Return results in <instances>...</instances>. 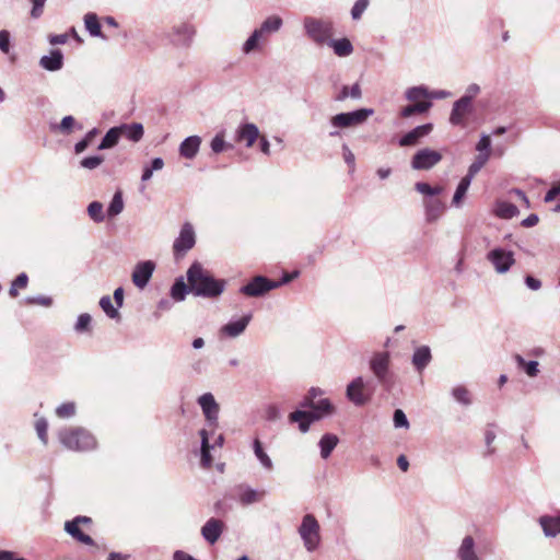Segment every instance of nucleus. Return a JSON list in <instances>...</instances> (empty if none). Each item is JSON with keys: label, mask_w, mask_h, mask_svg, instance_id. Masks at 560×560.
I'll use <instances>...</instances> for the list:
<instances>
[{"label": "nucleus", "mask_w": 560, "mask_h": 560, "mask_svg": "<svg viewBox=\"0 0 560 560\" xmlns=\"http://www.w3.org/2000/svg\"><path fill=\"white\" fill-rule=\"evenodd\" d=\"M39 66L48 71H58L63 66V55L61 50L54 49L49 56H43L39 60Z\"/></svg>", "instance_id": "obj_24"}, {"label": "nucleus", "mask_w": 560, "mask_h": 560, "mask_svg": "<svg viewBox=\"0 0 560 560\" xmlns=\"http://www.w3.org/2000/svg\"><path fill=\"white\" fill-rule=\"evenodd\" d=\"M369 5V0H357L354 5L351 9V16L353 20H359L363 12L366 10Z\"/></svg>", "instance_id": "obj_61"}, {"label": "nucleus", "mask_w": 560, "mask_h": 560, "mask_svg": "<svg viewBox=\"0 0 560 560\" xmlns=\"http://www.w3.org/2000/svg\"><path fill=\"white\" fill-rule=\"evenodd\" d=\"M338 442L339 439L337 435L331 433L324 434L319 441L320 456L324 459L328 458L334 448L337 446Z\"/></svg>", "instance_id": "obj_32"}, {"label": "nucleus", "mask_w": 560, "mask_h": 560, "mask_svg": "<svg viewBox=\"0 0 560 560\" xmlns=\"http://www.w3.org/2000/svg\"><path fill=\"white\" fill-rule=\"evenodd\" d=\"M515 360L518 366L523 368L526 374L530 377H535L538 374V362L537 361H525L520 354L515 355Z\"/></svg>", "instance_id": "obj_49"}, {"label": "nucleus", "mask_w": 560, "mask_h": 560, "mask_svg": "<svg viewBox=\"0 0 560 560\" xmlns=\"http://www.w3.org/2000/svg\"><path fill=\"white\" fill-rule=\"evenodd\" d=\"M415 188L418 192L427 195V196H435L440 195L443 191L441 186L432 187L428 183L419 182L415 185Z\"/></svg>", "instance_id": "obj_53"}, {"label": "nucleus", "mask_w": 560, "mask_h": 560, "mask_svg": "<svg viewBox=\"0 0 560 560\" xmlns=\"http://www.w3.org/2000/svg\"><path fill=\"white\" fill-rule=\"evenodd\" d=\"M489 160V154H478L476 160L470 164L467 174L465 177L472 180V178L476 176V174L485 166V164Z\"/></svg>", "instance_id": "obj_48"}, {"label": "nucleus", "mask_w": 560, "mask_h": 560, "mask_svg": "<svg viewBox=\"0 0 560 560\" xmlns=\"http://www.w3.org/2000/svg\"><path fill=\"white\" fill-rule=\"evenodd\" d=\"M457 558L459 560H480L476 553L475 539L471 536H465L457 550Z\"/></svg>", "instance_id": "obj_25"}, {"label": "nucleus", "mask_w": 560, "mask_h": 560, "mask_svg": "<svg viewBox=\"0 0 560 560\" xmlns=\"http://www.w3.org/2000/svg\"><path fill=\"white\" fill-rule=\"evenodd\" d=\"M119 128L120 137H126L132 142H139L144 133L143 126L140 122L121 124Z\"/></svg>", "instance_id": "obj_26"}, {"label": "nucleus", "mask_w": 560, "mask_h": 560, "mask_svg": "<svg viewBox=\"0 0 560 560\" xmlns=\"http://www.w3.org/2000/svg\"><path fill=\"white\" fill-rule=\"evenodd\" d=\"M306 35L317 45H327L334 34V25L329 20L306 16L304 19Z\"/></svg>", "instance_id": "obj_4"}, {"label": "nucleus", "mask_w": 560, "mask_h": 560, "mask_svg": "<svg viewBox=\"0 0 560 560\" xmlns=\"http://www.w3.org/2000/svg\"><path fill=\"white\" fill-rule=\"evenodd\" d=\"M201 438V466L210 468L212 464V456L210 455V444L207 430L202 429L199 432Z\"/></svg>", "instance_id": "obj_33"}, {"label": "nucleus", "mask_w": 560, "mask_h": 560, "mask_svg": "<svg viewBox=\"0 0 560 560\" xmlns=\"http://www.w3.org/2000/svg\"><path fill=\"white\" fill-rule=\"evenodd\" d=\"M88 213L94 222L100 223L104 221L103 205L98 201H93L89 205Z\"/></svg>", "instance_id": "obj_51"}, {"label": "nucleus", "mask_w": 560, "mask_h": 560, "mask_svg": "<svg viewBox=\"0 0 560 560\" xmlns=\"http://www.w3.org/2000/svg\"><path fill=\"white\" fill-rule=\"evenodd\" d=\"M201 138L199 136H189L179 144L180 156L192 160L199 152Z\"/></svg>", "instance_id": "obj_22"}, {"label": "nucleus", "mask_w": 560, "mask_h": 560, "mask_svg": "<svg viewBox=\"0 0 560 560\" xmlns=\"http://www.w3.org/2000/svg\"><path fill=\"white\" fill-rule=\"evenodd\" d=\"M100 306L109 318L120 319V313L118 312V308L114 307L109 295H104L101 298Z\"/></svg>", "instance_id": "obj_47"}, {"label": "nucleus", "mask_w": 560, "mask_h": 560, "mask_svg": "<svg viewBox=\"0 0 560 560\" xmlns=\"http://www.w3.org/2000/svg\"><path fill=\"white\" fill-rule=\"evenodd\" d=\"M188 292L189 283H185L183 277L176 279L171 288V296L177 302L184 301Z\"/></svg>", "instance_id": "obj_39"}, {"label": "nucleus", "mask_w": 560, "mask_h": 560, "mask_svg": "<svg viewBox=\"0 0 560 560\" xmlns=\"http://www.w3.org/2000/svg\"><path fill=\"white\" fill-rule=\"evenodd\" d=\"M254 453L257 457V459L260 462L261 466L266 468L267 470L273 469V463L271 458L268 456V454L264 451L262 445L258 439L254 440L253 443Z\"/></svg>", "instance_id": "obj_41"}, {"label": "nucleus", "mask_w": 560, "mask_h": 560, "mask_svg": "<svg viewBox=\"0 0 560 560\" xmlns=\"http://www.w3.org/2000/svg\"><path fill=\"white\" fill-rule=\"evenodd\" d=\"M124 210V200L121 191H116L112 198V201L107 208L108 217H116Z\"/></svg>", "instance_id": "obj_44"}, {"label": "nucleus", "mask_w": 560, "mask_h": 560, "mask_svg": "<svg viewBox=\"0 0 560 560\" xmlns=\"http://www.w3.org/2000/svg\"><path fill=\"white\" fill-rule=\"evenodd\" d=\"M258 127L253 122L241 124L235 131V141L245 142L247 148H252L259 138Z\"/></svg>", "instance_id": "obj_18"}, {"label": "nucleus", "mask_w": 560, "mask_h": 560, "mask_svg": "<svg viewBox=\"0 0 560 560\" xmlns=\"http://www.w3.org/2000/svg\"><path fill=\"white\" fill-rule=\"evenodd\" d=\"M260 39H262V37L256 31H254L252 33V35L247 38V40L244 43L243 52L244 54L252 52L254 49L257 48Z\"/></svg>", "instance_id": "obj_56"}, {"label": "nucleus", "mask_w": 560, "mask_h": 560, "mask_svg": "<svg viewBox=\"0 0 560 560\" xmlns=\"http://www.w3.org/2000/svg\"><path fill=\"white\" fill-rule=\"evenodd\" d=\"M211 151L214 154L222 153L225 150L233 149V144L225 141V131H219L210 141Z\"/></svg>", "instance_id": "obj_38"}, {"label": "nucleus", "mask_w": 560, "mask_h": 560, "mask_svg": "<svg viewBox=\"0 0 560 560\" xmlns=\"http://www.w3.org/2000/svg\"><path fill=\"white\" fill-rule=\"evenodd\" d=\"M28 283V277L26 273L22 272L20 273L15 280L12 282L11 288L9 290V294L12 298H16L19 292L18 289H24L26 288Z\"/></svg>", "instance_id": "obj_52"}, {"label": "nucleus", "mask_w": 560, "mask_h": 560, "mask_svg": "<svg viewBox=\"0 0 560 560\" xmlns=\"http://www.w3.org/2000/svg\"><path fill=\"white\" fill-rule=\"evenodd\" d=\"M348 97H351L353 100H360L362 97V91L359 83H354L351 88L343 85L339 94L335 97V100L338 102H342Z\"/></svg>", "instance_id": "obj_42"}, {"label": "nucleus", "mask_w": 560, "mask_h": 560, "mask_svg": "<svg viewBox=\"0 0 560 560\" xmlns=\"http://www.w3.org/2000/svg\"><path fill=\"white\" fill-rule=\"evenodd\" d=\"M238 493V501L243 505H249L259 502L266 494V491H257L247 485H240L236 488Z\"/></svg>", "instance_id": "obj_21"}, {"label": "nucleus", "mask_w": 560, "mask_h": 560, "mask_svg": "<svg viewBox=\"0 0 560 560\" xmlns=\"http://www.w3.org/2000/svg\"><path fill=\"white\" fill-rule=\"evenodd\" d=\"M405 97L411 104L432 103L429 101V89L424 85L409 88L405 91Z\"/></svg>", "instance_id": "obj_27"}, {"label": "nucleus", "mask_w": 560, "mask_h": 560, "mask_svg": "<svg viewBox=\"0 0 560 560\" xmlns=\"http://www.w3.org/2000/svg\"><path fill=\"white\" fill-rule=\"evenodd\" d=\"M74 128L82 129V125L77 124L74 117L65 116L61 119L60 124L56 126L54 129L62 135H70Z\"/></svg>", "instance_id": "obj_43"}, {"label": "nucleus", "mask_w": 560, "mask_h": 560, "mask_svg": "<svg viewBox=\"0 0 560 560\" xmlns=\"http://www.w3.org/2000/svg\"><path fill=\"white\" fill-rule=\"evenodd\" d=\"M155 269V264L152 260L140 261L135 266L131 275V280L138 289H144L149 283Z\"/></svg>", "instance_id": "obj_13"}, {"label": "nucleus", "mask_w": 560, "mask_h": 560, "mask_svg": "<svg viewBox=\"0 0 560 560\" xmlns=\"http://www.w3.org/2000/svg\"><path fill=\"white\" fill-rule=\"evenodd\" d=\"M223 529H224L223 521L215 518V517H211L205 523V525L201 527L200 532H201V536L208 544L214 545L219 540L220 536L222 535Z\"/></svg>", "instance_id": "obj_20"}, {"label": "nucleus", "mask_w": 560, "mask_h": 560, "mask_svg": "<svg viewBox=\"0 0 560 560\" xmlns=\"http://www.w3.org/2000/svg\"><path fill=\"white\" fill-rule=\"evenodd\" d=\"M282 26V19L278 15L267 18L255 31L264 38L265 36L278 32Z\"/></svg>", "instance_id": "obj_29"}, {"label": "nucleus", "mask_w": 560, "mask_h": 560, "mask_svg": "<svg viewBox=\"0 0 560 560\" xmlns=\"http://www.w3.org/2000/svg\"><path fill=\"white\" fill-rule=\"evenodd\" d=\"M84 25L91 36L106 39V36L102 33L101 24L95 13L90 12L84 15Z\"/></svg>", "instance_id": "obj_31"}, {"label": "nucleus", "mask_w": 560, "mask_h": 560, "mask_svg": "<svg viewBox=\"0 0 560 560\" xmlns=\"http://www.w3.org/2000/svg\"><path fill=\"white\" fill-rule=\"evenodd\" d=\"M196 35V28L194 25L187 23H180L172 28V42L174 45L179 47L188 48L192 44Z\"/></svg>", "instance_id": "obj_14"}, {"label": "nucleus", "mask_w": 560, "mask_h": 560, "mask_svg": "<svg viewBox=\"0 0 560 560\" xmlns=\"http://www.w3.org/2000/svg\"><path fill=\"white\" fill-rule=\"evenodd\" d=\"M98 132L100 131L97 128H93L90 131H88L83 139L74 144L75 154L84 152L89 148V145L94 141Z\"/></svg>", "instance_id": "obj_45"}, {"label": "nucleus", "mask_w": 560, "mask_h": 560, "mask_svg": "<svg viewBox=\"0 0 560 560\" xmlns=\"http://www.w3.org/2000/svg\"><path fill=\"white\" fill-rule=\"evenodd\" d=\"M278 287H280L279 282L269 280L264 276H256L247 284L243 285L240 292L246 296L258 298Z\"/></svg>", "instance_id": "obj_8"}, {"label": "nucleus", "mask_w": 560, "mask_h": 560, "mask_svg": "<svg viewBox=\"0 0 560 560\" xmlns=\"http://www.w3.org/2000/svg\"><path fill=\"white\" fill-rule=\"evenodd\" d=\"M104 162V158L101 155L88 156L81 160L80 166L86 170H95Z\"/></svg>", "instance_id": "obj_55"}, {"label": "nucleus", "mask_w": 560, "mask_h": 560, "mask_svg": "<svg viewBox=\"0 0 560 560\" xmlns=\"http://www.w3.org/2000/svg\"><path fill=\"white\" fill-rule=\"evenodd\" d=\"M91 522H92V520L88 516H77L73 520L66 522L65 530L75 540H78L84 545L94 546L95 542L92 539V537L84 534L80 529V525L90 524Z\"/></svg>", "instance_id": "obj_12"}, {"label": "nucleus", "mask_w": 560, "mask_h": 560, "mask_svg": "<svg viewBox=\"0 0 560 560\" xmlns=\"http://www.w3.org/2000/svg\"><path fill=\"white\" fill-rule=\"evenodd\" d=\"M490 147H491V139L489 135H481L480 140L478 141L476 145V150L479 152V154H489L490 155Z\"/></svg>", "instance_id": "obj_62"}, {"label": "nucleus", "mask_w": 560, "mask_h": 560, "mask_svg": "<svg viewBox=\"0 0 560 560\" xmlns=\"http://www.w3.org/2000/svg\"><path fill=\"white\" fill-rule=\"evenodd\" d=\"M120 128L119 126H116V127H113L110 128L106 133L105 136L103 137L101 143L98 144V150H106V149H110V148H114L119 139H120Z\"/></svg>", "instance_id": "obj_36"}, {"label": "nucleus", "mask_w": 560, "mask_h": 560, "mask_svg": "<svg viewBox=\"0 0 560 560\" xmlns=\"http://www.w3.org/2000/svg\"><path fill=\"white\" fill-rule=\"evenodd\" d=\"M338 57H348L353 52V46L348 38L331 39L327 44Z\"/></svg>", "instance_id": "obj_30"}, {"label": "nucleus", "mask_w": 560, "mask_h": 560, "mask_svg": "<svg viewBox=\"0 0 560 560\" xmlns=\"http://www.w3.org/2000/svg\"><path fill=\"white\" fill-rule=\"evenodd\" d=\"M250 320H252V314L250 313L245 314L242 317H240L235 320H230L229 323L223 325L220 328L219 334L221 336H225L229 338H236L245 331V329L247 328Z\"/></svg>", "instance_id": "obj_17"}, {"label": "nucleus", "mask_w": 560, "mask_h": 560, "mask_svg": "<svg viewBox=\"0 0 560 560\" xmlns=\"http://www.w3.org/2000/svg\"><path fill=\"white\" fill-rule=\"evenodd\" d=\"M25 302L30 305L37 304V305L48 307L51 305L52 300L49 296L37 295V296H27L25 299Z\"/></svg>", "instance_id": "obj_63"}, {"label": "nucleus", "mask_w": 560, "mask_h": 560, "mask_svg": "<svg viewBox=\"0 0 560 560\" xmlns=\"http://www.w3.org/2000/svg\"><path fill=\"white\" fill-rule=\"evenodd\" d=\"M313 410L318 411L323 416L330 415L334 412V406L328 399H320L315 401Z\"/></svg>", "instance_id": "obj_58"}, {"label": "nucleus", "mask_w": 560, "mask_h": 560, "mask_svg": "<svg viewBox=\"0 0 560 560\" xmlns=\"http://www.w3.org/2000/svg\"><path fill=\"white\" fill-rule=\"evenodd\" d=\"M495 214L502 219H512L518 214V209L515 205L508 201H498L495 203Z\"/></svg>", "instance_id": "obj_35"}, {"label": "nucleus", "mask_w": 560, "mask_h": 560, "mask_svg": "<svg viewBox=\"0 0 560 560\" xmlns=\"http://www.w3.org/2000/svg\"><path fill=\"white\" fill-rule=\"evenodd\" d=\"M433 130V125L431 122L417 126L412 130L405 133L399 139L400 147H413L416 145L422 138L429 136Z\"/></svg>", "instance_id": "obj_19"}, {"label": "nucleus", "mask_w": 560, "mask_h": 560, "mask_svg": "<svg viewBox=\"0 0 560 560\" xmlns=\"http://www.w3.org/2000/svg\"><path fill=\"white\" fill-rule=\"evenodd\" d=\"M303 545L308 552L315 551L320 544V526L313 514H306L298 529Z\"/></svg>", "instance_id": "obj_5"}, {"label": "nucleus", "mask_w": 560, "mask_h": 560, "mask_svg": "<svg viewBox=\"0 0 560 560\" xmlns=\"http://www.w3.org/2000/svg\"><path fill=\"white\" fill-rule=\"evenodd\" d=\"M373 114L374 110L372 108H360L353 112L337 114L330 118L329 122L334 130L329 132V136L338 137L340 136V129L360 126Z\"/></svg>", "instance_id": "obj_3"}, {"label": "nucleus", "mask_w": 560, "mask_h": 560, "mask_svg": "<svg viewBox=\"0 0 560 560\" xmlns=\"http://www.w3.org/2000/svg\"><path fill=\"white\" fill-rule=\"evenodd\" d=\"M427 219L430 222L436 221L444 211V203L439 199L429 200L425 202Z\"/></svg>", "instance_id": "obj_34"}, {"label": "nucleus", "mask_w": 560, "mask_h": 560, "mask_svg": "<svg viewBox=\"0 0 560 560\" xmlns=\"http://www.w3.org/2000/svg\"><path fill=\"white\" fill-rule=\"evenodd\" d=\"M60 443L69 451L88 452L97 446L95 436L84 428H68L58 433Z\"/></svg>", "instance_id": "obj_2"}, {"label": "nucleus", "mask_w": 560, "mask_h": 560, "mask_svg": "<svg viewBox=\"0 0 560 560\" xmlns=\"http://www.w3.org/2000/svg\"><path fill=\"white\" fill-rule=\"evenodd\" d=\"M472 113V103L468 102V98H458L453 104V108L450 115V122L454 126L465 127V119Z\"/></svg>", "instance_id": "obj_16"}, {"label": "nucleus", "mask_w": 560, "mask_h": 560, "mask_svg": "<svg viewBox=\"0 0 560 560\" xmlns=\"http://www.w3.org/2000/svg\"><path fill=\"white\" fill-rule=\"evenodd\" d=\"M187 281L190 292L196 296L215 299L220 296L225 289V280L215 279L212 273L205 269L202 265L195 261L187 270Z\"/></svg>", "instance_id": "obj_1"}, {"label": "nucleus", "mask_w": 560, "mask_h": 560, "mask_svg": "<svg viewBox=\"0 0 560 560\" xmlns=\"http://www.w3.org/2000/svg\"><path fill=\"white\" fill-rule=\"evenodd\" d=\"M370 370L377 382L386 389L393 385V373L390 372V355L388 352H376L369 362Z\"/></svg>", "instance_id": "obj_6"}, {"label": "nucleus", "mask_w": 560, "mask_h": 560, "mask_svg": "<svg viewBox=\"0 0 560 560\" xmlns=\"http://www.w3.org/2000/svg\"><path fill=\"white\" fill-rule=\"evenodd\" d=\"M487 259L493 265L498 273H505L514 265V255L503 248H494L487 254Z\"/></svg>", "instance_id": "obj_10"}, {"label": "nucleus", "mask_w": 560, "mask_h": 560, "mask_svg": "<svg viewBox=\"0 0 560 560\" xmlns=\"http://www.w3.org/2000/svg\"><path fill=\"white\" fill-rule=\"evenodd\" d=\"M539 524L547 537H556L560 534V516H541Z\"/></svg>", "instance_id": "obj_28"}, {"label": "nucleus", "mask_w": 560, "mask_h": 560, "mask_svg": "<svg viewBox=\"0 0 560 560\" xmlns=\"http://www.w3.org/2000/svg\"><path fill=\"white\" fill-rule=\"evenodd\" d=\"M471 184V179L467 177H463L457 185V188L455 190V194L453 196L452 206L459 208L463 203V199L466 196V192Z\"/></svg>", "instance_id": "obj_40"}, {"label": "nucleus", "mask_w": 560, "mask_h": 560, "mask_svg": "<svg viewBox=\"0 0 560 560\" xmlns=\"http://www.w3.org/2000/svg\"><path fill=\"white\" fill-rule=\"evenodd\" d=\"M395 428H409V421L401 409H396L393 417Z\"/></svg>", "instance_id": "obj_60"}, {"label": "nucleus", "mask_w": 560, "mask_h": 560, "mask_svg": "<svg viewBox=\"0 0 560 560\" xmlns=\"http://www.w3.org/2000/svg\"><path fill=\"white\" fill-rule=\"evenodd\" d=\"M198 404L205 415L207 421L215 427L219 417V404L215 401L214 396L211 393L202 394L198 398Z\"/></svg>", "instance_id": "obj_15"}, {"label": "nucleus", "mask_w": 560, "mask_h": 560, "mask_svg": "<svg viewBox=\"0 0 560 560\" xmlns=\"http://www.w3.org/2000/svg\"><path fill=\"white\" fill-rule=\"evenodd\" d=\"M432 107V103L409 104L399 112L400 117L409 118L418 114H424Z\"/></svg>", "instance_id": "obj_37"}, {"label": "nucleus", "mask_w": 560, "mask_h": 560, "mask_svg": "<svg viewBox=\"0 0 560 560\" xmlns=\"http://www.w3.org/2000/svg\"><path fill=\"white\" fill-rule=\"evenodd\" d=\"M35 429H36L39 440L44 444H47V430H48L47 420L45 418L38 419L35 423Z\"/></svg>", "instance_id": "obj_59"}, {"label": "nucleus", "mask_w": 560, "mask_h": 560, "mask_svg": "<svg viewBox=\"0 0 560 560\" xmlns=\"http://www.w3.org/2000/svg\"><path fill=\"white\" fill-rule=\"evenodd\" d=\"M196 244V233L191 223L186 222L182 225L179 235L173 243L174 255H184Z\"/></svg>", "instance_id": "obj_9"}, {"label": "nucleus", "mask_w": 560, "mask_h": 560, "mask_svg": "<svg viewBox=\"0 0 560 560\" xmlns=\"http://www.w3.org/2000/svg\"><path fill=\"white\" fill-rule=\"evenodd\" d=\"M431 360H432V354H431L430 348L428 346H421L415 350V352L412 354L411 362H412L415 369L419 373H422L423 370L429 365Z\"/></svg>", "instance_id": "obj_23"}, {"label": "nucleus", "mask_w": 560, "mask_h": 560, "mask_svg": "<svg viewBox=\"0 0 560 560\" xmlns=\"http://www.w3.org/2000/svg\"><path fill=\"white\" fill-rule=\"evenodd\" d=\"M452 396L457 402L464 406H469L472 402L469 390L462 385L455 386L452 389Z\"/></svg>", "instance_id": "obj_46"}, {"label": "nucleus", "mask_w": 560, "mask_h": 560, "mask_svg": "<svg viewBox=\"0 0 560 560\" xmlns=\"http://www.w3.org/2000/svg\"><path fill=\"white\" fill-rule=\"evenodd\" d=\"M56 415L62 419L73 417L75 415V404L72 401L61 404L57 407Z\"/></svg>", "instance_id": "obj_54"}, {"label": "nucleus", "mask_w": 560, "mask_h": 560, "mask_svg": "<svg viewBox=\"0 0 560 560\" xmlns=\"http://www.w3.org/2000/svg\"><path fill=\"white\" fill-rule=\"evenodd\" d=\"M323 415L318 411H315L312 409V411H304V410H295L289 415V420H299L301 418H306L310 420L311 423L318 421L322 419Z\"/></svg>", "instance_id": "obj_50"}, {"label": "nucleus", "mask_w": 560, "mask_h": 560, "mask_svg": "<svg viewBox=\"0 0 560 560\" xmlns=\"http://www.w3.org/2000/svg\"><path fill=\"white\" fill-rule=\"evenodd\" d=\"M10 46V33L5 30L0 31V50L3 54H9Z\"/></svg>", "instance_id": "obj_64"}, {"label": "nucleus", "mask_w": 560, "mask_h": 560, "mask_svg": "<svg viewBox=\"0 0 560 560\" xmlns=\"http://www.w3.org/2000/svg\"><path fill=\"white\" fill-rule=\"evenodd\" d=\"M368 383L362 376L353 378L346 390L347 398L355 406H363L370 400V395L365 394Z\"/></svg>", "instance_id": "obj_11"}, {"label": "nucleus", "mask_w": 560, "mask_h": 560, "mask_svg": "<svg viewBox=\"0 0 560 560\" xmlns=\"http://www.w3.org/2000/svg\"><path fill=\"white\" fill-rule=\"evenodd\" d=\"M442 154L433 149L424 148L417 151L410 162L416 171H429L442 161Z\"/></svg>", "instance_id": "obj_7"}, {"label": "nucleus", "mask_w": 560, "mask_h": 560, "mask_svg": "<svg viewBox=\"0 0 560 560\" xmlns=\"http://www.w3.org/2000/svg\"><path fill=\"white\" fill-rule=\"evenodd\" d=\"M92 322V317L88 313H83L79 315L78 320L75 323L74 329L77 332L88 331Z\"/></svg>", "instance_id": "obj_57"}]
</instances>
